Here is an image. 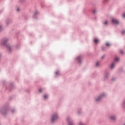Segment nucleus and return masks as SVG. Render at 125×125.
<instances>
[{
    "mask_svg": "<svg viewBox=\"0 0 125 125\" xmlns=\"http://www.w3.org/2000/svg\"><path fill=\"white\" fill-rule=\"evenodd\" d=\"M119 58H115V61H116V62H118V61H119Z\"/></svg>",
    "mask_w": 125,
    "mask_h": 125,
    "instance_id": "obj_13",
    "label": "nucleus"
},
{
    "mask_svg": "<svg viewBox=\"0 0 125 125\" xmlns=\"http://www.w3.org/2000/svg\"><path fill=\"white\" fill-rule=\"evenodd\" d=\"M121 53L122 54H123V51L122 50L121 51Z\"/></svg>",
    "mask_w": 125,
    "mask_h": 125,
    "instance_id": "obj_19",
    "label": "nucleus"
},
{
    "mask_svg": "<svg viewBox=\"0 0 125 125\" xmlns=\"http://www.w3.org/2000/svg\"><path fill=\"white\" fill-rule=\"evenodd\" d=\"M123 17L125 18V13L123 14Z\"/></svg>",
    "mask_w": 125,
    "mask_h": 125,
    "instance_id": "obj_16",
    "label": "nucleus"
},
{
    "mask_svg": "<svg viewBox=\"0 0 125 125\" xmlns=\"http://www.w3.org/2000/svg\"><path fill=\"white\" fill-rule=\"evenodd\" d=\"M69 125H71V124H70Z\"/></svg>",
    "mask_w": 125,
    "mask_h": 125,
    "instance_id": "obj_22",
    "label": "nucleus"
},
{
    "mask_svg": "<svg viewBox=\"0 0 125 125\" xmlns=\"http://www.w3.org/2000/svg\"><path fill=\"white\" fill-rule=\"evenodd\" d=\"M58 118L57 114L53 115L52 117V122H53Z\"/></svg>",
    "mask_w": 125,
    "mask_h": 125,
    "instance_id": "obj_1",
    "label": "nucleus"
},
{
    "mask_svg": "<svg viewBox=\"0 0 125 125\" xmlns=\"http://www.w3.org/2000/svg\"><path fill=\"white\" fill-rule=\"evenodd\" d=\"M104 24L105 25H107L108 24V22H107V21H105V22H104Z\"/></svg>",
    "mask_w": 125,
    "mask_h": 125,
    "instance_id": "obj_9",
    "label": "nucleus"
},
{
    "mask_svg": "<svg viewBox=\"0 0 125 125\" xmlns=\"http://www.w3.org/2000/svg\"><path fill=\"white\" fill-rule=\"evenodd\" d=\"M106 45L107 46H110V44L109 43H106Z\"/></svg>",
    "mask_w": 125,
    "mask_h": 125,
    "instance_id": "obj_11",
    "label": "nucleus"
},
{
    "mask_svg": "<svg viewBox=\"0 0 125 125\" xmlns=\"http://www.w3.org/2000/svg\"><path fill=\"white\" fill-rule=\"evenodd\" d=\"M95 12H96V11H94V13H95Z\"/></svg>",
    "mask_w": 125,
    "mask_h": 125,
    "instance_id": "obj_21",
    "label": "nucleus"
},
{
    "mask_svg": "<svg viewBox=\"0 0 125 125\" xmlns=\"http://www.w3.org/2000/svg\"><path fill=\"white\" fill-rule=\"evenodd\" d=\"M47 97H48V96L47 95H44V98L45 99H46L47 98Z\"/></svg>",
    "mask_w": 125,
    "mask_h": 125,
    "instance_id": "obj_10",
    "label": "nucleus"
},
{
    "mask_svg": "<svg viewBox=\"0 0 125 125\" xmlns=\"http://www.w3.org/2000/svg\"><path fill=\"white\" fill-rule=\"evenodd\" d=\"M125 33V31H123L122 33H123V34H124Z\"/></svg>",
    "mask_w": 125,
    "mask_h": 125,
    "instance_id": "obj_18",
    "label": "nucleus"
},
{
    "mask_svg": "<svg viewBox=\"0 0 125 125\" xmlns=\"http://www.w3.org/2000/svg\"><path fill=\"white\" fill-rule=\"evenodd\" d=\"M39 91H40V92H42V89H40Z\"/></svg>",
    "mask_w": 125,
    "mask_h": 125,
    "instance_id": "obj_17",
    "label": "nucleus"
},
{
    "mask_svg": "<svg viewBox=\"0 0 125 125\" xmlns=\"http://www.w3.org/2000/svg\"><path fill=\"white\" fill-rule=\"evenodd\" d=\"M17 11H19V8H18Z\"/></svg>",
    "mask_w": 125,
    "mask_h": 125,
    "instance_id": "obj_20",
    "label": "nucleus"
},
{
    "mask_svg": "<svg viewBox=\"0 0 125 125\" xmlns=\"http://www.w3.org/2000/svg\"><path fill=\"white\" fill-rule=\"evenodd\" d=\"M94 42L95 43H97L99 42V40L97 39H95Z\"/></svg>",
    "mask_w": 125,
    "mask_h": 125,
    "instance_id": "obj_6",
    "label": "nucleus"
},
{
    "mask_svg": "<svg viewBox=\"0 0 125 125\" xmlns=\"http://www.w3.org/2000/svg\"><path fill=\"white\" fill-rule=\"evenodd\" d=\"M99 65V62H97L96 63V66H98Z\"/></svg>",
    "mask_w": 125,
    "mask_h": 125,
    "instance_id": "obj_14",
    "label": "nucleus"
},
{
    "mask_svg": "<svg viewBox=\"0 0 125 125\" xmlns=\"http://www.w3.org/2000/svg\"><path fill=\"white\" fill-rule=\"evenodd\" d=\"M110 119L112 120H115L116 119V117L115 116H111L110 117Z\"/></svg>",
    "mask_w": 125,
    "mask_h": 125,
    "instance_id": "obj_8",
    "label": "nucleus"
},
{
    "mask_svg": "<svg viewBox=\"0 0 125 125\" xmlns=\"http://www.w3.org/2000/svg\"><path fill=\"white\" fill-rule=\"evenodd\" d=\"M58 74H59V71H57V72H56V75H58Z\"/></svg>",
    "mask_w": 125,
    "mask_h": 125,
    "instance_id": "obj_15",
    "label": "nucleus"
},
{
    "mask_svg": "<svg viewBox=\"0 0 125 125\" xmlns=\"http://www.w3.org/2000/svg\"><path fill=\"white\" fill-rule=\"evenodd\" d=\"M112 22L114 24H119V21L115 19H113L112 20Z\"/></svg>",
    "mask_w": 125,
    "mask_h": 125,
    "instance_id": "obj_2",
    "label": "nucleus"
},
{
    "mask_svg": "<svg viewBox=\"0 0 125 125\" xmlns=\"http://www.w3.org/2000/svg\"><path fill=\"white\" fill-rule=\"evenodd\" d=\"M124 125H125V124H124Z\"/></svg>",
    "mask_w": 125,
    "mask_h": 125,
    "instance_id": "obj_23",
    "label": "nucleus"
},
{
    "mask_svg": "<svg viewBox=\"0 0 125 125\" xmlns=\"http://www.w3.org/2000/svg\"><path fill=\"white\" fill-rule=\"evenodd\" d=\"M82 58L81 56H79L77 58V60L78 62H80L81 61H82Z\"/></svg>",
    "mask_w": 125,
    "mask_h": 125,
    "instance_id": "obj_3",
    "label": "nucleus"
},
{
    "mask_svg": "<svg viewBox=\"0 0 125 125\" xmlns=\"http://www.w3.org/2000/svg\"><path fill=\"white\" fill-rule=\"evenodd\" d=\"M6 42H7V40L3 41V45H6Z\"/></svg>",
    "mask_w": 125,
    "mask_h": 125,
    "instance_id": "obj_5",
    "label": "nucleus"
},
{
    "mask_svg": "<svg viewBox=\"0 0 125 125\" xmlns=\"http://www.w3.org/2000/svg\"><path fill=\"white\" fill-rule=\"evenodd\" d=\"M101 98L100 97H99L98 98H97L96 99V101L97 102H99V101H100L101 100Z\"/></svg>",
    "mask_w": 125,
    "mask_h": 125,
    "instance_id": "obj_7",
    "label": "nucleus"
},
{
    "mask_svg": "<svg viewBox=\"0 0 125 125\" xmlns=\"http://www.w3.org/2000/svg\"><path fill=\"white\" fill-rule=\"evenodd\" d=\"M115 62H113L111 64V69H113L114 67Z\"/></svg>",
    "mask_w": 125,
    "mask_h": 125,
    "instance_id": "obj_4",
    "label": "nucleus"
},
{
    "mask_svg": "<svg viewBox=\"0 0 125 125\" xmlns=\"http://www.w3.org/2000/svg\"><path fill=\"white\" fill-rule=\"evenodd\" d=\"M7 48H8L9 51H10V50H11V47L10 46H8L7 47Z\"/></svg>",
    "mask_w": 125,
    "mask_h": 125,
    "instance_id": "obj_12",
    "label": "nucleus"
}]
</instances>
